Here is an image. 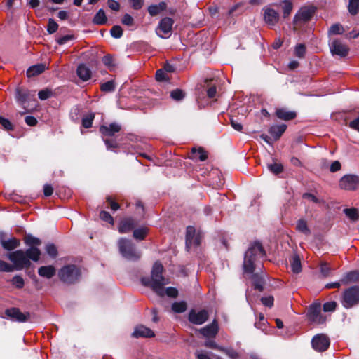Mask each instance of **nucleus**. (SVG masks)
Masks as SVG:
<instances>
[{
    "mask_svg": "<svg viewBox=\"0 0 359 359\" xmlns=\"http://www.w3.org/2000/svg\"><path fill=\"white\" fill-rule=\"evenodd\" d=\"M336 307L337 304L335 302H327L323 304V310L325 312L334 311Z\"/></svg>",
    "mask_w": 359,
    "mask_h": 359,
    "instance_id": "603ef678",
    "label": "nucleus"
},
{
    "mask_svg": "<svg viewBox=\"0 0 359 359\" xmlns=\"http://www.w3.org/2000/svg\"><path fill=\"white\" fill-rule=\"evenodd\" d=\"M330 49L333 55L340 57H346L349 51L348 46L339 40H333L330 43Z\"/></svg>",
    "mask_w": 359,
    "mask_h": 359,
    "instance_id": "f8f14e48",
    "label": "nucleus"
},
{
    "mask_svg": "<svg viewBox=\"0 0 359 359\" xmlns=\"http://www.w3.org/2000/svg\"><path fill=\"white\" fill-rule=\"evenodd\" d=\"M174 20L169 17L163 18L156 29L157 34L161 38H166L167 35L170 36L172 32Z\"/></svg>",
    "mask_w": 359,
    "mask_h": 359,
    "instance_id": "1a4fd4ad",
    "label": "nucleus"
},
{
    "mask_svg": "<svg viewBox=\"0 0 359 359\" xmlns=\"http://www.w3.org/2000/svg\"><path fill=\"white\" fill-rule=\"evenodd\" d=\"M315 10L312 7H304L301 8V10L296 15V18L299 20L303 21H308L313 16Z\"/></svg>",
    "mask_w": 359,
    "mask_h": 359,
    "instance_id": "5701e85b",
    "label": "nucleus"
},
{
    "mask_svg": "<svg viewBox=\"0 0 359 359\" xmlns=\"http://www.w3.org/2000/svg\"><path fill=\"white\" fill-rule=\"evenodd\" d=\"M25 243L27 245L30 246V248H37V246L41 244V241L39 238L34 237L32 235L25 236Z\"/></svg>",
    "mask_w": 359,
    "mask_h": 359,
    "instance_id": "72a5a7b5",
    "label": "nucleus"
},
{
    "mask_svg": "<svg viewBox=\"0 0 359 359\" xmlns=\"http://www.w3.org/2000/svg\"><path fill=\"white\" fill-rule=\"evenodd\" d=\"M308 318L313 323L320 325L325 322L326 318L321 313V306L320 303L311 304L308 311Z\"/></svg>",
    "mask_w": 359,
    "mask_h": 359,
    "instance_id": "0eeeda50",
    "label": "nucleus"
},
{
    "mask_svg": "<svg viewBox=\"0 0 359 359\" xmlns=\"http://www.w3.org/2000/svg\"><path fill=\"white\" fill-rule=\"evenodd\" d=\"M201 236L200 233H196V229L194 226H189L186 231V247L188 249L192 247H197L200 245Z\"/></svg>",
    "mask_w": 359,
    "mask_h": 359,
    "instance_id": "9d476101",
    "label": "nucleus"
},
{
    "mask_svg": "<svg viewBox=\"0 0 359 359\" xmlns=\"http://www.w3.org/2000/svg\"><path fill=\"white\" fill-rule=\"evenodd\" d=\"M108 6L114 11H118L120 9V4L118 1L115 0H109L108 2Z\"/></svg>",
    "mask_w": 359,
    "mask_h": 359,
    "instance_id": "338daca9",
    "label": "nucleus"
},
{
    "mask_svg": "<svg viewBox=\"0 0 359 359\" xmlns=\"http://www.w3.org/2000/svg\"><path fill=\"white\" fill-rule=\"evenodd\" d=\"M77 76L83 81H86L91 78L92 72L91 70L83 64H81L78 66L76 69Z\"/></svg>",
    "mask_w": 359,
    "mask_h": 359,
    "instance_id": "412c9836",
    "label": "nucleus"
},
{
    "mask_svg": "<svg viewBox=\"0 0 359 359\" xmlns=\"http://www.w3.org/2000/svg\"><path fill=\"white\" fill-rule=\"evenodd\" d=\"M163 266L161 263H154L151 277H143L141 283L143 285L150 287L159 297L165 296L164 285L169 283L168 280L163 276Z\"/></svg>",
    "mask_w": 359,
    "mask_h": 359,
    "instance_id": "7ed1b4c3",
    "label": "nucleus"
},
{
    "mask_svg": "<svg viewBox=\"0 0 359 359\" xmlns=\"http://www.w3.org/2000/svg\"><path fill=\"white\" fill-rule=\"evenodd\" d=\"M135 225V224L133 219H125L120 222L118 226V231L121 233H128L134 228Z\"/></svg>",
    "mask_w": 359,
    "mask_h": 359,
    "instance_id": "4be33fe9",
    "label": "nucleus"
},
{
    "mask_svg": "<svg viewBox=\"0 0 359 359\" xmlns=\"http://www.w3.org/2000/svg\"><path fill=\"white\" fill-rule=\"evenodd\" d=\"M164 291H165V295L166 294L169 297L175 298V297H177L178 295V291L175 287H169L166 288L165 290L164 289Z\"/></svg>",
    "mask_w": 359,
    "mask_h": 359,
    "instance_id": "4d7b16f0",
    "label": "nucleus"
},
{
    "mask_svg": "<svg viewBox=\"0 0 359 359\" xmlns=\"http://www.w3.org/2000/svg\"><path fill=\"white\" fill-rule=\"evenodd\" d=\"M166 8L165 2H160L158 4H153L149 6L148 12L151 16H156Z\"/></svg>",
    "mask_w": 359,
    "mask_h": 359,
    "instance_id": "cd10ccee",
    "label": "nucleus"
},
{
    "mask_svg": "<svg viewBox=\"0 0 359 359\" xmlns=\"http://www.w3.org/2000/svg\"><path fill=\"white\" fill-rule=\"evenodd\" d=\"M46 251L53 258H55L57 255V250L55 245L50 243L46 245Z\"/></svg>",
    "mask_w": 359,
    "mask_h": 359,
    "instance_id": "a18cd8bd",
    "label": "nucleus"
},
{
    "mask_svg": "<svg viewBox=\"0 0 359 359\" xmlns=\"http://www.w3.org/2000/svg\"><path fill=\"white\" fill-rule=\"evenodd\" d=\"M184 96V92L180 89H175L170 93V97L176 101L182 100Z\"/></svg>",
    "mask_w": 359,
    "mask_h": 359,
    "instance_id": "a19ab883",
    "label": "nucleus"
},
{
    "mask_svg": "<svg viewBox=\"0 0 359 359\" xmlns=\"http://www.w3.org/2000/svg\"><path fill=\"white\" fill-rule=\"evenodd\" d=\"M344 212L351 221L356 222L359 219V211L357 208H346Z\"/></svg>",
    "mask_w": 359,
    "mask_h": 359,
    "instance_id": "2f4dec72",
    "label": "nucleus"
},
{
    "mask_svg": "<svg viewBox=\"0 0 359 359\" xmlns=\"http://www.w3.org/2000/svg\"><path fill=\"white\" fill-rule=\"evenodd\" d=\"M0 123L7 130H12L13 129V125L9 120L2 116H0Z\"/></svg>",
    "mask_w": 359,
    "mask_h": 359,
    "instance_id": "5fc2aeb1",
    "label": "nucleus"
},
{
    "mask_svg": "<svg viewBox=\"0 0 359 359\" xmlns=\"http://www.w3.org/2000/svg\"><path fill=\"white\" fill-rule=\"evenodd\" d=\"M303 198L314 203H320L321 202V201L319 198H318L316 196L310 193L304 194Z\"/></svg>",
    "mask_w": 359,
    "mask_h": 359,
    "instance_id": "bf43d9fd",
    "label": "nucleus"
},
{
    "mask_svg": "<svg viewBox=\"0 0 359 359\" xmlns=\"http://www.w3.org/2000/svg\"><path fill=\"white\" fill-rule=\"evenodd\" d=\"M133 336L134 337H154V332L143 325H138L135 328L134 332H133Z\"/></svg>",
    "mask_w": 359,
    "mask_h": 359,
    "instance_id": "a211bd4d",
    "label": "nucleus"
},
{
    "mask_svg": "<svg viewBox=\"0 0 359 359\" xmlns=\"http://www.w3.org/2000/svg\"><path fill=\"white\" fill-rule=\"evenodd\" d=\"M296 229L305 235H309L310 233V230L307 226V222L303 219H299L297 222Z\"/></svg>",
    "mask_w": 359,
    "mask_h": 359,
    "instance_id": "473e14b6",
    "label": "nucleus"
},
{
    "mask_svg": "<svg viewBox=\"0 0 359 359\" xmlns=\"http://www.w3.org/2000/svg\"><path fill=\"white\" fill-rule=\"evenodd\" d=\"M58 28V25L56 22L53 19H49L48 24L47 27V31L49 34L55 33Z\"/></svg>",
    "mask_w": 359,
    "mask_h": 359,
    "instance_id": "8fccbe9b",
    "label": "nucleus"
},
{
    "mask_svg": "<svg viewBox=\"0 0 359 359\" xmlns=\"http://www.w3.org/2000/svg\"><path fill=\"white\" fill-rule=\"evenodd\" d=\"M273 301H274V299L272 296H268V297H262L261 299L262 303L264 306H268V307H271L273 305Z\"/></svg>",
    "mask_w": 359,
    "mask_h": 359,
    "instance_id": "052dcab7",
    "label": "nucleus"
},
{
    "mask_svg": "<svg viewBox=\"0 0 359 359\" xmlns=\"http://www.w3.org/2000/svg\"><path fill=\"white\" fill-rule=\"evenodd\" d=\"M41 255V250L38 248H29L25 251L18 250L8 253L7 257L13 263L15 270H22L30 267V260L38 262Z\"/></svg>",
    "mask_w": 359,
    "mask_h": 359,
    "instance_id": "f03ea898",
    "label": "nucleus"
},
{
    "mask_svg": "<svg viewBox=\"0 0 359 359\" xmlns=\"http://www.w3.org/2000/svg\"><path fill=\"white\" fill-rule=\"evenodd\" d=\"M358 278V273L357 271H351L346 275V276L341 280V282L347 284L350 282L356 281Z\"/></svg>",
    "mask_w": 359,
    "mask_h": 359,
    "instance_id": "e433bc0d",
    "label": "nucleus"
},
{
    "mask_svg": "<svg viewBox=\"0 0 359 359\" xmlns=\"http://www.w3.org/2000/svg\"><path fill=\"white\" fill-rule=\"evenodd\" d=\"M47 69V66L44 63L37 64L33 66H31L27 70V76L28 77H32L37 76L41 73H43Z\"/></svg>",
    "mask_w": 359,
    "mask_h": 359,
    "instance_id": "b1692460",
    "label": "nucleus"
},
{
    "mask_svg": "<svg viewBox=\"0 0 359 359\" xmlns=\"http://www.w3.org/2000/svg\"><path fill=\"white\" fill-rule=\"evenodd\" d=\"M343 32V27L339 24L332 25L329 29V33L330 34H341Z\"/></svg>",
    "mask_w": 359,
    "mask_h": 359,
    "instance_id": "49530a36",
    "label": "nucleus"
},
{
    "mask_svg": "<svg viewBox=\"0 0 359 359\" xmlns=\"http://www.w3.org/2000/svg\"><path fill=\"white\" fill-rule=\"evenodd\" d=\"M330 268L326 263L320 264V273L323 277H327L330 275Z\"/></svg>",
    "mask_w": 359,
    "mask_h": 359,
    "instance_id": "680f3d73",
    "label": "nucleus"
},
{
    "mask_svg": "<svg viewBox=\"0 0 359 359\" xmlns=\"http://www.w3.org/2000/svg\"><path fill=\"white\" fill-rule=\"evenodd\" d=\"M286 128L287 126L285 124L274 125L270 128L269 132L275 138V140H278L282 134L285 131Z\"/></svg>",
    "mask_w": 359,
    "mask_h": 359,
    "instance_id": "a878e982",
    "label": "nucleus"
},
{
    "mask_svg": "<svg viewBox=\"0 0 359 359\" xmlns=\"http://www.w3.org/2000/svg\"><path fill=\"white\" fill-rule=\"evenodd\" d=\"M264 18L267 24L274 25L278 21L279 15L275 10L266 8L264 9Z\"/></svg>",
    "mask_w": 359,
    "mask_h": 359,
    "instance_id": "f3484780",
    "label": "nucleus"
},
{
    "mask_svg": "<svg viewBox=\"0 0 359 359\" xmlns=\"http://www.w3.org/2000/svg\"><path fill=\"white\" fill-rule=\"evenodd\" d=\"M208 318V313L206 310H201L196 311L192 309L189 313V320L195 325H201L204 323Z\"/></svg>",
    "mask_w": 359,
    "mask_h": 359,
    "instance_id": "ddd939ff",
    "label": "nucleus"
},
{
    "mask_svg": "<svg viewBox=\"0 0 359 359\" xmlns=\"http://www.w3.org/2000/svg\"><path fill=\"white\" fill-rule=\"evenodd\" d=\"M6 314L12 320L20 323L27 321L30 316L29 313H22L18 308L6 309Z\"/></svg>",
    "mask_w": 359,
    "mask_h": 359,
    "instance_id": "4468645a",
    "label": "nucleus"
},
{
    "mask_svg": "<svg viewBox=\"0 0 359 359\" xmlns=\"http://www.w3.org/2000/svg\"><path fill=\"white\" fill-rule=\"evenodd\" d=\"M0 242L2 247L8 251L13 250L20 245V241L15 238H12L7 241L4 240V233H0Z\"/></svg>",
    "mask_w": 359,
    "mask_h": 359,
    "instance_id": "2eb2a0df",
    "label": "nucleus"
},
{
    "mask_svg": "<svg viewBox=\"0 0 359 359\" xmlns=\"http://www.w3.org/2000/svg\"><path fill=\"white\" fill-rule=\"evenodd\" d=\"M102 60L106 66L111 67L114 65L113 57L109 55L104 56Z\"/></svg>",
    "mask_w": 359,
    "mask_h": 359,
    "instance_id": "0e129e2a",
    "label": "nucleus"
},
{
    "mask_svg": "<svg viewBox=\"0 0 359 359\" xmlns=\"http://www.w3.org/2000/svg\"><path fill=\"white\" fill-rule=\"evenodd\" d=\"M306 52L305 46L303 44H298L295 47L294 53L298 57H303Z\"/></svg>",
    "mask_w": 359,
    "mask_h": 359,
    "instance_id": "3c124183",
    "label": "nucleus"
},
{
    "mask_svg": "<svg viewBox=\"0 0 359 359\" xmlns=\"http://www.w3.org/2000/svg\"><path fill=\"white\" fill-rule=\"evenodd\" d=\"M107 22V17L104 11L102 9H100L95 15L93 22L95 25H104Z\"/></svg>",
    "mask_w": 359,
    "mask_h": 359,
    "instance_id": "c756f323",
    "label": "nucleus"
},
{
    "mask_svg": "<svg viewBox=\"0 0 359 359\" xmlns=\"http://www.w3.org/2000/svg\"><path fill=\"white\" fill-rule=\"evenodd\" d=\"M30 96L34 97V93L31 95L28 90L24 88H18L16 89V99L20 103H25Z\"/></svg>",
    "mask_w": 359,
    "mask_h": 359,
    "instance_id": "bb28decb",
    "label": "nucleus"
},
{
    "mask_svg": "<svg viewBox=\"0 0 359 359\" xmlns=\"http://www.w3.org/2000/svg\"><path fill=\"white\" fill-rule=\"evenodd\" d=\"M292 271L294 273H299L302 271V264L299 256L294 255L290 259Z\"/></svg>",
    "mask_w": 359,
    "mask_h": 359,
    "instance_id": "c85d7f7f",
    "label": "nucleus"
},
{
    "mask_svg": "<svg viewBox=\"0 0 359 359\" xmlns=\"http://www.w3.org/2000/svg\"><path fill=\"white\" fill-rule=\"evenodd\" d=\"M359 186V177L355 175H346L339 181V187L345 190H355Z\"/></svg>",
    "mask_w": 359,
    "mask_h": 359,
    "instance_id": "6e6552de",
    "label": "nucleus"
},
{
    "mask_svg": "<svg viewBox=\"0 0 359 359\" xmlns=\"http://www.w3.org/2000/svg\"><path fill=\"white\" fill-rule=\"evenodd\" d=\"M200 332L205 337H215L218 332L217 322L214 320L213 322L200 330Z\"/></svg>",
    "mask_w": 359,
    "mask_h": 359,
    "instance_id": "dca6fc26",
    "label": "nucleus"
},
{
    "mask_svg": "<svg viewBox=\"0 0 359 359\" xmlns=\"http://www.w3.org/2000/svg\"><path fill=\"white\" fill-rule=\"evenodd\" d=\"M148 233V229L147 227H141L136 229L133 231V237L137 240H143Z\"/></svg>",
    "mask_w": 359,
    "mask_h": 359,
    "instance_id": "f704fd0d",
    "label": "nucleus"
},
{
    "mask_svg": "<svg viewBox=\"0 0 359 359\" xmlns=\"http://www.w3.org/2000/svg\"><path fill=\"white\" fill-rule=\"evenodd\" d=\"M348 11L352 15H355L359 11V0L349 1Z\"/></svg>",
    "mask_w": 359,
    "mask_h": 359,
    "instance_id": "58836bf2",
    "label": "nucleus"
},
{
    "mask_svg": "<svg viewBox=\"0 0 359 359\" xmlns=\"http://www.w3.org/2000/svg\"><path fill=\"white\" fill-rule=\"evenodd\" d=\"M191 153L193 154V158L198 159L201 161H204L208 158L206 151L202 148H199L198 149L193 148Z\"/></svg>",
    "mask_w": 359,
    "mask_h": 359,
    "instance_id": "7c9ffc66",
    "label": "nucleus"
},
{
    "mask_svg": "<svg viewBox=\"0 0 359 359\" xmlns=\"http://www.w3.org/2000/svg\"><path fill=\"white\" fill-rule=\"evenodd\" d=\"M292 9V5L290 2L285 1L283 3V15L285 18L288 16L290 14Z\"/></svg>",
    "mask_w": 359,
    "mask_h": 359,
    "instance_id": "864d4df0",
    "label": "nucleus"
},
{
    "mask_svg": "<svg viewBox=\"0 0 359 359\" xmlns=\"http://www.w3.org/2000/svg\"><path fill=\"white\" fill-rule=\"evenodd\" d=\"M11 283L18 289H21L24 287L25 282L24 279L20 276H15L12 280Z\"/></svg>",
    "mask_w": 359,
    "mask_h": 359,
    "instance_id": "ea45409f",
    "label": "nucleus"
},
{
    "mask_svg": "<svg viewBox=\"0 0 359 359\" xmlns=\"http://www.w3.org/2000/svg\"><path fill=\"white\" fill-rule=\"evenodd\" d=\"M311 344L316 351H325L330 346V339L324 334H318L313 337Z\"/></svg>",
    "mask_w": 359,
    "mask_h": 359,
    "instance_id": "9b49d317",
    "label": "nucleus"
},
{
    "mask_svg": "<svg viewBox=\"0 0 359 359\" xmlns=\"http://www.w3.org/2000/svg\"><path fill=\"white\" fill-rule=\"evenodd\" d=\"M56 273L55 266L52 265L43 266L38 269V274L43 278L50 279Z\"/></svg>",
    "mask_w": 359,
    "mask_h": 359,
    "instance_id": "aec40b11",
    "label": "nucleus"
},
{
    "mask_svg": "<svg viewBox=\"0 0 359 359\" xmlns=\"http://www.w3.org/2000/svg\"><path fill=\"white\" fill-rule=\"evenodd\" d=\"M269 170L274 174H279L283 171V165L279 163H273L268 165Z\"/></svg>",
    "mask_w": 359,
    "mask_h": 359,
    "instance_id": "de8ad7c7",
    "label": "nucleus"
},
{
    "mask_svg": "<svg viewBox=\"0 0 359 359\" xmlns=\"http://www.w3.org/2000/svg\"><path fill=\"white\" fill-rule=\"evenodd\" d=\"M121 129V126L119 124L113 123L109 124L108 126H101L100 128V131L104 135L113 136L116 133L119 132Z\"/></svg>",
    "mask_w": 359,
    "mask_h": 359,
    "instance_id": "6ab92c4d",
    "label": "nucleus"
},
{
    "mask_svg": "<svg viewBox=\"0 0 359 359\" xmlns=\"http://www.w3.org/2000/svg\"><path fill=\"white\" fill-rule=\"evenodd\" d=\"M118 245L120 253L126 259L135 261L140 258L141 253L135 249L131 241L122 238L119 239Z\"/></svg>",
    "mask_w": 359,
    "mask_h": 359,
    "instance_id": "20e7f679",
    "label": "nucleus"
},
{
    "mask_svg": "<svg viewBox=\"0 0 359 359\" xmlns=\"http://www.w3.org/2000/svg\"><path fill=\"white\" fill-rule=\"evenodd\" d=\"M74 39L73 35L67 34L64 36L60 37L57 39V42L60 45H63L67 43L68 41L73 40Z\"/></svg>",
    "mask_w": 359,
    "mask_h": 359,
    "instance_id": "13d9d810",
    "label": "nucleus"
},
{
    "mask_svg": "<svg viewBox=\"0 0 359 359\" xmlns=\"http://www.w3.org/2000/svg\"><path fill=\"white\" fill-rule=\"evenodd\" d=\"M95 118V114L90 113L82 118V126L85 128H89L92 126Z\"/></svg>",
    "mask_w": 359,
    "mask_h": 359,
    "instance_id": "4c0bfd02",
    "label": "nucleus"
},
{
    "mask_svg": "<svg viewBox=\"0 0 359 359\" xmlns=\"http://www.w3.org/2000/svg\"><path fill=\"white\" fill-rule=\"evenodd\" d=\"M101 90L103 92H111L115 89V84L113 81H109L102 83L100 86Z\"/></svg>",
    "mask_w": 359,
    "mask_h": 359,
    "instance_id": "79ce46f5",
    "label": "nucleus"
},
{
    "mask_svg": "<svg viewBox=\"0 0 359 359\" xmlns=\"http://www.w3.org/2000/svg\"><path fill=\"white\" fill-rule=\"evenodd\" d=\"M359 302V287H352L344 293L342 304L346 308H351Z\"/></svg>",
    "mask_w": 359,
    "mask_h": 359,
    "instance_id": "423d86ee",
    "label": "nucleus"
},
{
    "mask_svg": "<svg viewBox=\"0 0 359 359\" xmlns=\"http://www.w3.org/2000/svg\"><path fill=\"white\" fill-rule=\"evenodd\" d=\"M349 127L359 132V116L349 123Z\"/></svg>",
    "mask_w": 359,
    "mask_h": 359,
    "instance_id": "774afa93",
    "label": "nucleus"
},
{
    "mask_svg": "<svg viewBox=\"0 0 359 359\" xmlns=\"http://www.w3.org/2000/svg\"><path fill=\"white\" fill-rule=\"evenodd\" d=\"M276 115L278 118L284 121L292 120L296 117V113L294 111H288L284 108L276 109Z\"/></svg>",
    "mask_w": 359,
    "mask_h": 359,
    "instance_id": "393cba45",
    "label": "nucleus"
},
{
    "mask_svg": "<svg viewBox=\"0 0 359 359\" xmlns=\"http://www.w3.org/2000/svg\"><path fill=\"white\" fill-rule=\"evenodd\" d=\"M58 276L62 282L71 284L79 280L81 272L76 266L67 265L60 269Z\"/></svg>",
    "mask_w": 359,
    "mask_h": 359,
    "instance_id": "39448f33",
    "label": "nucleus"
},
{
    "mask_svg": "<svg viewBox=\"0 0 359 359\" xmlns=\"http://www.w3.org/2000/svg\"><path fill=\"white\" fill-rule=\"evenodd\" d=\"M110 32L113 37H114L116 39H118L123 34V29L120 26L115 25L111 28Z\"/></svg>",
    "mask_w": 359,
    "mask_h": 359,
    "instance_id": "09e8293b",
    "label": "nucleus"
},
{
    "mask_svg": "<svg viewBox=\"0 0 359 359\" xmlns=\"http://www.w3.org/2000/svg\"><path fill=\"white\" fill-rule=\"evenodd\" d=\"M265 255L264 250L259 242H255L245 254L243 269L245 273L252 274V280L255 289L260 292L264 290L265 284L264 276L262 273V265L257 262Z\"/></svg>",
    "mask_w": 359,
    "mask_h": 359,
    "instance_id": "f257e3e1",
    "label": "nucleus"
},
{
    "mask_svg": "<svg viewBox=\"0 0 359 359\" xmlns=\"http://www.w3.org/2000/svg\"><path fill=\"white\" fill-rule=\"evenodd\" d=\"M53 95V92L51 90L48 88H45L40 90L38 93L39 98L41 100H45L48 99Z\"/></svg>",
    "mask_w": 359,
    "mask_h": 359,
    "instance_id": "c03bdc74",
    "label": "nucleus"
},
{
    "mask_svg": "<svg viewBox=\"0 0 359 359\" xmlns=\"http://www.w3.org/2000/svg\"><path fill=\"white\" fill-rule=\"evenodd\" d=\"M100 217L104 221H106L110 224L114 223L113 217L109 212H107L106 211H101L100 213Z\"/></svg>",
    "mask_w": 359,
    "mask_h": 359,
    "instance_id": "6e6d98bb",
    "label": "nucleus"
},
{
    "mask_svg": "<svg viewBox=\"0 0 359 359\" xmlns=\"http://www.w3.org/2000/svg\"><path fill=\"white\" fill-rule=\"evenodd\" d=\"M133 17L129 14H125L122 19V23L128 26L133 25Z\"/></svg>",
    "mask_w": 359,
    "mask_h": 359,
    "instance_id": "e2e57ef3",
    "label": "nucleus"
},
{
    "mask_svg": "<svg viewBox=\"0 0 359 359\" xmlns=\"http://www.w3.org/2000/svg\"><path fill=\"white\" fill-rule=\"evenodd\" d=\"M15 269L14 266L11 265L5 261L0 260V271L2 272H12Z\"/></svg>",
    "mask_w": 359,
    "mask_h": 359,
    "instance_id": "37998d69",
    "label": "nucleus"
},
{
    "mask_svg": "<svg viewBox=\"0 0 359 359\" xmlns=\"http://www.w3.org/2000/svg\"><path fill=\"white\" fill-rule=\"evenodd\" d=\"M187 307V304L184 301L174 302L172 305V309L175 313H183Z\"/></svg>",
    "mask_w": 359,
    "mask_h": 359,
    "instance_id": "c9c22d12",
    "label": "nucleus"
},
{
    "mask_svg": "<svg viewBox=\"0 0 359 359\" xmlns=\"http://www.w3.org/2000/svg\"><path fill=\"white\" fill-rule=\"evenodd\" d=\"M107 201L109 203L110 208L112 210L116 211L119 209V205L116 202L114 201L111 196L107 197Z\"/></svg>",
    "mask_w": 359,
    "mask_h": 359,
    "instance_id": "69168bd1",
    "label": "nucleus"
}]
</instances>
